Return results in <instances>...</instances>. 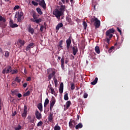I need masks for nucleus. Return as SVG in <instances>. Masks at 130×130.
Returning <instances> with one entry per match:
<instances>
[{
	"instance_id": "cd10ccee",
	"label": "nucleus",
	"mask_w": 130,
	"mask_h": 130,
	"mask_svg": "<svg viewBox=\"0 0 130 130\" xmlns=\"http://www.w3.org/2000/svg\"><path fill=\"white\" fill-rule=\"evenodd\" d=\"M95 51L98 54H99L100 53V48H99V46H96L95 47Z\"/></svg>"
},
{
	"instance_id": "ea45409f",
	"label": "nucleus",
	"mask_w": 130,
	"mask_h": 130,
	"mask_svg": "<svg viewBox=\"0 0 130 130\" xmlns=\"http://www.w3.org/2000/svg\"><path fill=\"white\" fill-rule=\"evenodd\" d=\"M63 42V41L62 40H60L59 42V45H58V47H60V48H61V47H62V43Z\"/></svg>"
},
{
	"instance_id": "a211bd4d",
	"label": "nucleus",
	"mask_w": 130,
	"mask_h": 130,
	"mask_svg": "<svg viewBox=\"0 0 130 130\" xmlns=\"http://www.w3.org/2000/svg\"><path fill=\"white\" fill-rule=\"evenodd\" d=\"M53 119V113H50L48 116V120L50 122H51Z\"/></svg>"
},
{
	"instance_id": "4c0bfd02",
	"label": "nucleus",
	"mask_w": 130,
	"mask_h": 130,
	"mask_svg": "<svg viewBox=\"0 0 130 130\" xmlns=\"http://www.w3.org/2000/svg\"><path fill=\"white\" fill-rule=\"evenodd\" d=\"M30 95V91L28 90L25 93L23 94L24 97H27V96Z\"/></svg>"
},
{
	"instance_id": "6e6552de",
	"label": "nucleus",
	"mask_w": 130,
	"mask_h": 130,
	"mask_svg": "<svg viewBox=\"0 0 130 130\" xmlns=\"http://www.w3.org/2000/svg\"><path fill=\"white\" fill-rule=\"evenodd\" d=\"M76 124H77L76 122L75 121V120L71 119L69 122L70 127H72L73 128H74V127H75V125H76Z\"/></svg>"
},
{
	"instance_id": "a18cd8bd",
	"label": "nucleus",
	"mask_w": 130,
	"mask_h": 130,
	"mask_svg": "<svg viewBox=\"0 0 130 130\" xmlns=\"http://www.w3.org/2000/svg\"><path fill=\"white\" fill-rule=\"evenodd\" d=\"M43 125V122L42 121H39L38 124H37V126H42V125Z\"/></svg>"
},
{
	"instance_id": "dca6fc26",
	"label": "nucleus",
	"mask_w": 130,
	"mask_h": 130,
	"mask_svg": "<svg viewBox=\"0 0 130 130\" xmlns=\"http://www.w3.org/2000/svg\"><path fill=\"white\" fill-rule=\"evenodd\" d=\"M55 100H53L51 102H50V110L51 111H52V108H53V106H54V104H55Z\"/></svg>"
},
{
	"instance_id": "bb28decb",
	"label": "nucleus",
	"mask_w": 130,
	"mask_h": 130,
	"mask_svg": "<svg viewBox=\"0 0 130 130\" xmlns=\"http://www.w3.org/2000/svg\"><path fill=\"white\" fill-rule=\"evenodd\" d=\"M49 103V100H48V98L46 99L44 102V107H46V106L48 105Z\"/></svg>"
},
{
	"instance_id": "423d86ee",
	"label": "nucleus",
	"mask_w": 130,
	"mask_h": 130,
	"mask_svg": "<svg viewBox=\"0 0 130 130\" xmlns=\"http://www.w3.org/2000/svg\"><path fill=\"white\" fill-rule=\"evenodd\" d=\"M27 106L25 105L24 106L23 112L21 114V116L23 118H26V117H27Z\"/></svg>"
},
{
	"instance_id": "338daca9",
	"label": "nucleus",
	"mask_w": 130,
	"mask_h": 130,
	"mask_svg": "<svg viewBox=\"0 0 130 130\" xmlns=\"http://www.w3.org/2000/svg\"><path fill=\"white\" fill-rule=\"evenodd\" d=\"M68 62H69V60H68L67 59H66V60H65V63H68Z\"/></svg>"
},
{
	"instance_id": "c9c22d12",
	"label": "nucleus",
	"mask_w": 130,
	"mask_h": 130,
	"mask_svg": "<svg viewBox=\"0 0 130 130\" xmlns=\"http://www.w3.org/2000/svg\"><path fill=\"white\" fill-rule=\"evenodd\" d=\"M2 21H3L4 23H5L7 20H6V18L3 17V16L0 15V22H2Z\"/></svg>"
},
{
	"instance_id": "8fccbe9b",
	"label": "nucleus",
	"mask_w": 130,
	"mask_h": 130,
	"mask_svg": "<svg viewBox=\"0 0 130 130\" xmlns=\"http://www.w3.org/2000/svg\"><path fill=\"white\" fill-rule=\"evenodd\" d=\"M12 86H13V87H17V84L16 83V82L13 81L12 83Z\"/></svg>"
},
{
	"instance_id": "864d4df0",
	"label": "nucleus",
	"mask_w": 130,
	"mask_h": 130,
	"mask_svg": "<svg viewBox=\"0 0 130 130\" xmlns=\"http://www.w3.org/2000/svg\"><path fill=\"white\" fill-rule=\"evenodd\" d=\"M83 97H84V98H85V99L87 98V97H88V94L85 93L84 94V95H83Z\"/></svg>"
},
{
	"instance_id": "7c9ffc66",
	"label": "nucleus",
	"mask_w": 130,
	"mask_h": 130,
	"mask_svg": "<svg viewBox=\"0 0 130 130\" xmlns=\"http://www.w3.org/2000/svg\"><path fill=\"white\" fill-rule=\"evenodd\" d=\"M49 89L50 91H51V94H53L55 93V91H54V88H53L52 87H49Z\"/></svg>"
},
{
	"instance_id": "13d9d810",
	"label": "nucleus",
	"mask_w": 130,
	"mask_h": 130,
	"mask_svg": "<svg viewBox=\"0 0 130 130\" xmlns=\"http://www.w3.org/2000/svg\"><path fill=\"white\" fill-rule=\"evenodd\" d=\"M26 81H31V77H28L26 79Z\"/></svg>"
},
{
	"instance_id": "4d7b16f0",
	"label": "nucleus",
	"mask_w": 130,
	"mask_h": 130,
	"mask_svg": "<svg viewBox=\"0 0 130 130\" xmlns=\"http://www.w3.org/2000/svg\"><path fill=\"white\" fill-rule=\"evenodd\" d=\"M27 83H24L23 85V88H26V87H27Z\"/></svg>"
},
{
	"instance_id": "69168bd1",
	"label": "nucleus",
	"mask_w": 130,
	"mask_h": 130,
	"mask_svg": "<svg viewBox=\"0 0 130 130\" xmlns=\"http://www.w3.org/2000/svg\"><path fill=\"white\" fill-rule=\"evenodd\" d=\"M113 47H111L110 48L109 51H110L111 50H112V49H113Z\"/></svg>"
},
{
	"instance_id": "c03bdc74",
	"label": "nucleus",
	"mask_w": 130,
	"mask_h": 130,
	"mask_svg": "<svg viewBox=\"0 0 130 130\" xmlns=\"http://www.w3.org/2000/svg\"><path fill=\"white\" fill-rule=\"evenodd\" d=\"M18 73V70H12L11 69V74L12 75H14V74H17Z\"/></svg>"
},
{
	"instance_id": "5701e85b",
	"label": "nucleus",
	"mask_w": 130,
	"mask_h": 130,
	"mask_svg": "<svg viewBox=\"0 0 130 130\" xmlns=\"http://www.w3.org/2000/svg\"><path fill=\"white\" fill-rule=\"evenodd\" d=\"M71 104H72V103L71 102V101H68L66 103V109H69L70 108V106H71Z\"/></svg>"
},
{
	"instance_id": "4be33fe9",
	"label": "nucleus",
	"mask_w": 130,
	"mask_h": 130,
	"mask_svg": "<svg viewBox=\"0 0 130 130\" xmlns=\"http://www.w3.org/2000/svg\"><path fill=\"white\" fill-rule=\"evenodd\" d=\"M18 43L20 44V47H19V48H21V47H22V46H24V44H25V41L22 40H18Z\"/></svg>"
},
{
	"instance_id": "f3484780",
	"label": "nucleus",
	"mask_w": 130,
	"mask_h": 130,
	"mask_svg": "<svg viewBox=\"0 0 130 130\" xmlns=\"http://www.w3.org/2000/svg\"><path fill=\"white\" fill-rule=\"evenodd\" d=\"M73 55H76L77 54V52H78V47L74 46L72 47Z\"/></svg>"
},
{
	"instance_id": "6ab92c4d",
	"label": "nucleus",
	"mask_w": 130,
	"mask_h": 130,
	"mask_svg": "<svg viewBox=\"0 0 130 130\" xmlns=\"http://www.w3.org/2000/svg\"><path fill=\"white\" fill-rule=\"evenodd\" d=\"M63 26V24H62V23H58L57 26H56V30L58 31L59 30L60 28H62Z\"/></svg>"
},
{
	"instance_id": "5fc2aeb1",
	"label": "nucleus",
	"mask_w": 130,
	"mask_h": 130,
	"mask_svg": "<svg viewBox=\"0 0 130 130\" xmlns=\"http://www.w3.org/2000/svg\"><path fill=\"white\" fill-rule=\"evenodd\" d=\"M117 30L119 32L120 34L121 35V30L119 29V27H117Z\"/></svg>"
},
{
	"instance_id": "4468645a",
	"label": "nucleus",
	"mask_w": 130,
	"mask_h": 130,
	"mask_svg": "<svg viewBox=\"0 0 130 130\" xmlns=\"http://www.w3.org/2000/svg\"><path fill=\"white\" fill-rule=\"evenodd\" d=\"M59 92L60 94H62L63 92V83L61 82L60 84V86L59 88Z\"/></svg>"
},
{
	"instance_id": "79ce46f5",
	"label": "nucleus",
	"mask_w": 130,
	"mask_h": 130,
	"mask_svg": "<svg viewBox=\"0 0 130 130\" xmlns=\"http://www.w3.org/2000/svg\"><path fill=\"white\" fill-rule=\"evenodd\" d=\"M75 83H71V90H75Z\"/></svg>"
},
{
	"instance_id": "bf43d9fd",
	"label": "nucleus",
	"mask_w": 130,
	"mask_h": 130,
	"mask_svg": "<svg viewBox=\"0 0 130 130\" xmlns=\"http://www.w3.org/2000/svg\"><path fill=\"white\" fill-rule=\"evenodd\" d=\"M17 112L16 111H15L14 113H13L12 114V116H15V115H16Z\"/></svg>"
},
{
	"instance_id": "72a5a7b5",
	"label": "nucleus",
	"mask_w": 130,
	"mask_h": 130,
	"mask_svg": "<svg viewBox=\"0 0 130 130\" xmlns=\"http://www.w3.org/2000/svg\"><path fill=\"white\" fill-rule=\"evenodd\" d=\"M115 46H116L117 48H120V46H121V43H116L114 45Z\"/></svg>"
},
{
	"instance_id": "39448f33",
	"label": "nucleus",
	"mask_w": 130,
	"mask_h": 130,
	"mask_svg": "<svg viewBox=\"0 0 130 130\" xmlns=\"http://www.w3.org/2000/svg\"><path fill=\"white\" fill-rule=\"evenodd\" d=\"M39 6L43 8V10H46V4L45 3V1L44 0H41L38 2Z\"/></svg>"
},
{
	"instance_id": "c85d7f7f",
	"label": "nucleus",
	"mask_w": 130,
	"mask_h": 130,
	"mask_svg": "<svg viewBox=\"0 0 130 130\" xmlns=\"http://www.w3.org/2000/svg\"><path fill=\"white\" fill-rule=\"evenodd\" d=\"M36 10L39 15H42V14H43V12H42L40 8H37Z\"/></svg>"
},
{
	"instance_id": "e2e57ef3",
	"label": "nucleus",
	"mask_w": 130,
	"mask_h": 130,
	"mask_svg": "<svg viewBox=\"0 0 130 130\" xmlns=\"http://www.w3.org/2000/svg\"><path fill=\"white\" fill-rule=\"evenodd\" d=\"M29 122H31L32 123H33V122H34V120L33 119L30 120Z\"/></svg>"
},
{
	"instance_id": "de8ad7c7",
	"label": "nucleus",
	"mask_w": 130,
	"mask_h": 130,
	"mask_svg": "<svg viewBox=\"0 0 130 130\" xmlns=\"http://www.w3.org/2000/svg\"><path fill=\"white\" fill-rule=\"evenodd\" d=\"M19 9H20V6L19 5H16L14 7L13 10L14 11H16V10H18Z\"/></svg>"
},
{
	"instance_id": "9d476101",
	"label": "nucleus",
	"mask_w": 130,
	"mask_h": 130,
	"mask_svg": "<svg viewBox=\"0 0 130 130\" xmlns=\"http://www.w3.org/2000/svg\"><path fill=\"white\" fill-rule=\"evenodd\" d=\"M27 31L29 32V33H30L31 35H33L34 34V28H32L31 26V24H29L27 28Z\"/></svg>"
},
{
	"instance_id": "f704fd0d",
	"label": "nucleus",
	"mask_w": 130,
	"mask_h": 130,
	"mask_svg": "<svg viewBox=\"0 0 130 130\" xmlns=\"http://www.w3.org/2000/svg\"><path fill=\"white\" fill-rule=\"evenodd\" d=\"M83 25L84 26V30H86V29H87V26H88L87 22H86V21H84L83 22Z\"/></svg>"
},
{
	"instance_id": "58836bf2",
	"label": "nucleus",
	"mask_w": 130,
	"mask_h": 130,
	"mask_svg": "<svg viewBox=\"0 0 130 130\" xmlns=\"http://www.w3.org/2000/svg\"><path fill=\"white\" fill-rule=\"evenodd\" d=\"M22 128V126L18 125L17 126L15 127L14 129L15 130H20Z\"/></svg>"
},
{
	"instance_id": "7ed1b4c3",
	"label": "nucleus",
	"mask_w": 130,
	"mask_h": 130,
	"mask_svg": "<svg viewBox=\"0 0 130 130\" xmlns=\"http://www.w3.org/2000/svg\"><path fill=\"white\" fill-rule=\"evenodd\" d=\"M53 15H54L56 18L59 19L61 16H62V12L57 9H55L53 12Z\"/></svg>"
},
{
	"instance_id": "1a4fd4ad",
	"label": "nucleus",
	"mask_w": 130,
	"mask_h": 130,
	"mask_svg": "<svg viewBox=\"0 0 130 130\" xmlns=\"http://www.w3.org/2000/svg\"><path fill=\"white\" fill-rule=\"evenodd\" d=\"M67 43V49H70V46H71V44H72V40L71 38H69L66 40Z\"/></svg>"
},
{
	"instance_id": "9b49d317",
	"label": "nucleus",
	"mask_w": 130,
	"mask_h": 130,
	"mask_svg": "<svg viewBox=\"0 0 130 130\" xmlns=\"http://www.w3.org/2000/svg\"><path fill=\"white\" fill-rule=\"evenodd\" d=\"M9 25L11 28H17L18 27V24L16 23H14L13 22V20H10L9 22Z\"/></svg>"
},
{
	"instance_id": "20e7f679",
	"label": "nucleus",
	"mask_w": 130,
	"mask_h": 130,
	"mask_svg": "<svg viewBox=\"0 0 130 130\" xmlns=\"http://www.w3.org/2000/svg\"><path fill=\"white\" fill-rule=\"evenodd\" d=\"M12 72V67L11 66H8L7 68H5L3 71L2 74H9Z\"/></svg>"
},
{
	"instance_id": "473e14b6",
	"label": "nucleus",
	"mask_w": 130,
	"mask_h": 130,
	"mask_svg": "<svg viewBox=\"0 0 130 130\" xmlns=\"http://www.w3.org/2000/svg\"><path fill=\"white\" fill-rule=\"evenodd\" d=\"M111 39L109 37H106V39L104 40V41L107 42V43H108V44H110Z\"/></svg>"
},
{
	"instance_id": "0e129e2a",
	"label": "nucleus",
	"mask_w": 130,
	"mask_h": 130,
	"mask_svg": "<svg viewBox=\"0 0 130 130\" xmlns=\"http://www.w3.org/2000/svg\"><path fill=\"white\" fill-rule=\"evenodd\" d=\"M60 58H61V57L60 56H58L57 58V60H60Z\"/></svg>"
},
{
	"instance_id": "680f3d73",
	"label": "nucleus",
	"mask_w": 130,
	"mask_h": 130,
	"mask_svg": "<svg viewBox=\"0 0 130 130\" xmlns=\"http://www.w3.org/2000/svg\"><path fill=\"white\" fill-rule=\"evenodd\" d=\"M79 119H80V115H77V118L76 119V120H79Z\"/></svg>"
},
{
	"instance_id": "b1692460",
	"label": "nucleus",
	"mask_w": 130,
	"mask_h": 130,
	"mask_svg": "<svg viewBox=\"0 0 130 130\" xmlns=\"http://www.w3.org/2000/svg\"><path fill=\"white\" fill-rule=\"evenodd\" d=\"M82 127H83V124H82V123H79L75 126V128L76 129H78V128H82Z\"/></svg>"
},
{
	"instance_id": "aec40b11",
	"label": "nucleus",
	"mask_w": 130,
	"mask_h": 130,
	"mask_svg": "<svg viewBox=\"0 0 130 130\" xmlns=\"http://www.w3.org/2000/svg\"><path fill=\"white\" fill-rule=\"evenodd\" d=\"M37 108H38V109H39L41 112H42L43 111L42 103L38 104Z\"/></svg>"
},
{
	"instance_id": "a19ab883",
	"label": "nucleus",
	"mask_w": 130,
	"mask_h": 130,
	"mask_svg": "<svg viewBox=\"0 0 130 130\" xmlns=\"http://www.w3.org/2000/svg\"><path fill=\"white\" fill-rule=\"evenodd\" d=\"M54 130H60V126L57 125H57L54 126Z\"/></svg>"
},
{
	"instance_id": "6e6d98bb",
	"label": "nucleus",
	"mask_w": 130,
	"mask_h": 130,
	"mask_svg": "<svg viewBox=\"0 0 130 130\" xmlns=\"http://www.w3.org/2000/svg\"><path fill=\"white\" fill-rule=\"evenodd\" d=\"M17 97H18V98H21V97H22V94H21V93H18V94H17Z\"/></svg>"
},
{
	"instance_id": "f03ea898",
	"label": "nucleus",
	"mask_w": 130,
	"mask_h": 130,
	"mask_svg": "<svg viewBox=\"0 0 130 130\" xmlns=\"http://www.w3.org/2000/svg\"><path fill=\"white\" fill-rule=\"evenodd\" d=\"M115 31V30H114V28L109 29L106 32V37H108L109 38H110V39H111V38H112L113 36V35H112V34L114 33Z\"/></svg>"
},
{
	"instance_id": "e433bc0d",
	"label": "nucleus",
	"mask_w": 130,
	"mask_h": 130,
	"mask_svg": "<svg viewBox=\"0 0 130 130\" xmlns=\"http://www.w3.org/2000/svg\"><path fill=\"white\" fill-rule=\"evenodd\" d=\"M42 21V20L41 19V18H39V19H35L34 22H36V23H37V24H39V23L41 22V21Z\"/></svg>"
},
{
	"instance_id": "603ef678",
	"label": "nucleus",
	"mask_w": 130,
	"mask_h": 130,
	"mask_svg": "<svg viewBox=\"0 0 130 130\" xmlns=\"http://www.w3.org/2000/svg\"><path fill=\"white\" fill-rule=\"evenodd\" d=\"M43 29H44V26L43 25H41L40 27L41 32H42L43 31Z\"/></svg>"
},
{
	"instance_id": "774afa93",
	"label": "nucleus",
	"mask_w": 130,
	"mask_h": 130,
	"mask_svg": "<svg viewBox=\"0 0 130 130\" xmlns=\"http://www.w3.org/2000/svg\"><path fill=\"white\" fill-rule=\"evenodd\" d=\"M61 1L62 2V3H63V4H65L66 1H64V0H61Z\"/></svg>"
},
{
	"instance_id": "c756f323",
	"label": "nucleus",
	"mask_w": 130,
	"mask_h": 130,
	"mask_svg": "<svg viewBox=\"0 0 130 130\" xmlns=\"http://www.w3.org/2000/svg\"><path fill=\"white\" fill-rule=\"evenodd\" d=\"M66 21H67V22L69 23H72V18H71L70 16H68L66 17Z\"/></svg>"
},
{
	"instance_id": "ddd939ff",
	"label": "nucleus",
	"mask_w": 130,
	"mask_h": 130,
	"mask_svg": "<svg viewBox=\"0 0 130 130\" xmlns=\"http://www.w3.org/2000/svg\"><path fill=\"white\" fill-rule=\"evenodd\" d=\"M18 17H17V20L18 22H21V18L23 17V15H24V13L23 12H18Z\"/></svg>"
},
{
	"instance_id": "f257e3e1",
	"label": "nucleus",
	"mask_w": 130,
	"mask_h": 130,
	"mask_svg": "<svg viewBox=\"0 0 130 130\" xmlns=\"http://www.w3.org/2000/svg\"><path fill=\"white\" fill-rule=\"evenodd\" d=\"M91 23H94V25L95 28H99L100 27V20L98 19V18L94 17L93 18H91L90 20Z\"/></svg>"
},
{
	"instance_id": "412c9836",
	"label": "nucleus",
	"mask_w": 130,
	"mask_h": 130,
	"mask_svg": "<svg viewBox=\"0 0 130 130\" xmlns=\"http://www.w3.org/2000/svg\"><path fill=\"white\" fill-rule=\"evenodd\" d=\"M55 75V72L53 71L52 72L51 74H49L48 78V81H50L51 79L52 78V77Z\"/></svg>"
},
{
	"instance_id": "37998d69",
	"label": "nucleus",
	"mask_w": 130,
	"mask_h": 130,
	"mask_svg": "<svg viewBox=\"0 0 130 130\" xmlns=\"http://www.w3.org/2000/svg\"><path fill=\"white\" fill-rule=\"evenodd\" d=\"M15 82H17V83H21V79L19 78V77H17L14 80Z\"/></svg>"
},
{
	"instance_id": "3c124183",
	"label": "nucleus",
	"mask_w": 130,
	"mask_h": 130,
	"mask_svg": "<svg viewBox=\"0 0 130 130\" xmlns=\"http://www.w3.org/2000/svg\"><path fill=\"white\" fill-rule=\"evenodd\" d=\"M54 82L55 86H56V85H57V79H56V78H54Z\"/></svg>"
},
{
	"instance_id": "a878e982",
	"label": "nucleus",
	"mask_w": 130,
	"mask_h": 130,
	"mask_svg": "<svg viewBox=\"0 0 130 130\" xmlns=\"http://www.w3.org/2000/svg\"><path fill=\"white\" fill-rule=\"evenodd\" d=\"M98 82V78L96 77L95 79L93 80V81L91 82V85H96L97 84V82Z\"/></svg>"
},
{
	"instance_id": "2f4dec72",
	"label": "nucleus",
	"mask_w": 130,
	"mask_h": 130,
	"mask_svg": "<svg viewBox=\"0 0 130 130\" xmlns=\"http://www.w3.org/2000/svg\"><path fill=\"white\" fill-rule=\"evenodd\" d=\"M64 100L66 101L69 100V93H66L64 95Z\"/></svg>"
},
{
	"instance_id": "052dcab7",
	"label": "nucleus",
	"mask_w": 130,
	"mask_h": 130,
	"mask_svg": "<svg viewBox=\"0 0 130 130\" xmlns=\"http://www.w3.org/2000/svg\"><path fill=\"white\" fill-rule=\"evenodd\" d=\"M1 104H2V100L0 99V110H2V106H1Z\"/></svg>"
},
{
	"instance_id": "2eb2a0df",
	"label": "nucleus",
	"mask_w": 130,
	"mask_h": 130,
	"mask_svg": "<svg viewBox=\"0 0 130 130\" xmlns=\"http://www.w3.org/2000/svg\"><path fill=\"white\" fill-rule=\"evenodd\" d=\"M61 68L62 70H64V57L62 56L61 59Z\"/></svg>"
},
{
	"instance_id": "393cba45",
	"label": "nucleus",
	"mask_w": 130,
	"mask_h": 130,
	"mask_svg": "<svg viewBox=\"0 0 130 130\" xmlns=\"http://www.w3.org/2000/svg\"><path fill=\"white\" fill-rule=\"evenodd\" d=\"M66 10V6L61 5L60 8H59L60 12H64Z\"/></svg>"
},
{
	"instance_id": "f8f14e48",
	"label": "nucleus",
	"mask_w": 130,
	"mask_h": 130,
	"mask_svg": "<svg viewBox=\"0 0 130 130\" xmlns=\"http://www.w3.org/2000/svg\"><path fill=\"white\" fill-rule=\"evenodd\" d=\"M34 45V43H30V44H29L25 48L26 51H29V50H31V48H33Z\"/></svg>"
},
{
	"instance_id": "09e8293b",
	"label": "nucleus",
	"mask_w": 130,
	"mask_h": 130,
	"mask_svg": "<svg viewBox=\"0 0 130 130\" xmlns=\"http://www.w3.org/2000/svg\"><path fill=\"white\" fill-rule=\"evenodd\" d=\"M31 4L32 5H34V6H38V3H37L34 1H31Z\"/></svg>"
},
{
	"instance_id": "0eeeda50",
	"label": "nucleus",
	"mask_w": 130,
	"mask_h": 130,
	"mask_svg": "<svg viewBox=\"0 0 130 130\" xmlns=\"http://www.w3.org/2000/svg\"><path fill=\"white\" fill-rule=\"evenodd\" d=\"M35 115L37 119L40 120L42 118V114H41V113H40L38 110L36 111Z\"/></svg>"
},
{
	"instance_id": "49530a36",
	"label": "nucleus",
	"mask_w": 130,
	"mask_h": 130,
	"mask_svg": "<svg viewBox=\"0 0 130 130\" xmlns=\"http://www.w3.org/2000/svg\"><path fill=\"white\" fill-rule=\"evenodd\" d=\"M5 57H8L10 56V53L8 51H5Z\"/></svg>"
}]
</instances>
